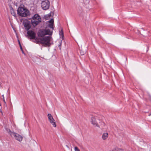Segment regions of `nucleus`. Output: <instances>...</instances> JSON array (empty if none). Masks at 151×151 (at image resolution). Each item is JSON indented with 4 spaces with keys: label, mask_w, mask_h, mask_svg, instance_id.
Segmentation results:
<instances>
[{
    "label": "nucleus",
    "mask_w": 151,
    "mask_h": 151,
    "mask_svg": "<svg viewBox=\"0 0 151 151\" xmlns=\"http://www.w3.org/2000/svg\"><path fill=\"white\" fill-rule=\"evenodd\" d=\"M48 24L45 29L40 30L37 33L39 37H42L45 35H52L54 28V20L52 19L48 21Z\"/></svg>",
    "instance_id": "f257e3e1"
},
{
    "label": "nucleus",
    "mask_w": 151,
    "mask_h": 151,
    "mask_svg": "<svg viewBox=\"0 0 151 151\" xmlns=\"http://www.w3.org/2000/svg\"><path fill=\"white\" fill-rule=\"evenodd\" d=\"M17 13L20 16L22 17H26L29 15L28 10L25 8L19 7L17 10Z\"/></svg>",
    "instance_id": "f03ea898"
},
{
    "label": "nucleus",
    "mask_w": 151,
    "mask_h": 151,
    "mask_svg": "<svg viewBox=\"0 0 151 151\" xmlns=\"http://www.w3.org/2000/svg\"><path fill=\"white\" fill-rule=\"evenodd\" d=\"M41 19L37 14H35L32 17L31 22L34 27L36 26L39 23L41 22Z\"/></svg>",
    "instance_id": "7ed1b4c3"
},
{
    "label": "nucleus",
    "mask_w": 151,
    "mask_h": 151,
    "mask_svg": "<svg viewBox=\"0 0 151 151\" xmlns=\"http://www.w3.org/2000/svg\"><path fill=\"white\" fill-rule=\"evenodd\" d=\"M52 38L50 37H45L43 38H40V43L45 45L47 46L50 45V41L51 40Z\"/></svg>",
    "instance_id": "20e7f679"
},
{
    "label": "nucleus",
    "mask_w": 151,
    "mask_h": 151,
    "mask_svg": "<svg viewBox=\"0 0 151 151\" xmlns=\"http://www.w3.org/2000/svg\"><path fill=\"white\" fill-rule=\"evenodd\" d=\"M41 6L43 9L46 10L48 9L50 5V2L48 0H41Z\"/></svg>",
    "instance_id": "39448f33"
},
{
    "label": "nucleus",
    "mask_w": 151,
    "mask_h": 151,
    "mask_svg": "<svg viewBox=\"0 0 151 151\" xmlns=\"http://www.w3.org/2000/svg\"><path fill=\"white\" fill-rule=\"evenodd\" d=\"M27 34V37L30 39H34L36 38V33L35 32L32 30L28 31Z\"/></svg>",
    "instance_id": "423d86ee"
},
{
    "label": "nucleus",
    "mask_w": 151,
    "mask_h": 151,
    "mask_svg": "<svg viewBox=\"0 0 151 151\" xmlns=\"http://www.w3.org/2000/svg\"><path fill=\"white\" fill-rule=\"evenodd\" d=\"M23 24L25 29L28 30L31 28L32 23L27 20H25L24 21Z\"/></svg>",
    "instance_id": "0eeeda50"
},
{
    "label": "nucleus",
    "mask_w": 151,
    "mask_h": 151,
    "mask_svg": "<svg viewBox=\"0 0 151 151\" xmlns=\"http://www.w3.org/2000/svg\"><path fill=\"white\" fill-rule=\"evenodd\" d=\"M47 116L50 123L52 124L54 127H56V124L51 114H47Z\"/></svg>",
    "instance_id": "6e6552de"
},
{
    "label": "nucleus",
    "mask_w": 151,
    "mask_h": 151,
    "mask_svg": "<svg viewBox=\"0 0 151 151\" xmlns=\"http://www.w3.org/2000/svg\"><path fill=\"white\" fill-rule=\"evenodd\" d=\"M12 134L13 135V137H14L17 140L20 142L22 140L23 137L21 135L15 132Z\"/></svg>",
    "instance_id": "1a4fd4ad"
},
{
    "label": "nucleus",
    "mask_w": 151,
    "mask_h": 151,
    "mask_svg": "<svg viewBox=\"0 0 151 151\" xmlns=\"http://www.w3.org/2000/svg\"><path fill=\"white\" fill-rule=\"evenodd\" d=\"M91 122L93 125L99 128H100V126L96 121V119L94 117H92L91 118Z\"/></svg>",
    "instance_id": "9d476101"
},
{
    "label": "nucleus",
    "mask_w": 151,
    "mask_h": 151,
    "mask_svg": "<svg viewBox=\"0 0 151 151\" xmlns=\"http://www.w3.org/2000/svg\"><path fill=\"white\" fill-rule=\"evenodd\" d=\"M108 137V134L107 133H104L103 134L102 138L103 140H105Z\"/></svg>",
    "instance_id": "9b49d317"
},
{
    "label": "nucleus",
    "mask_w": 151,
    "mask_h": 151,
    "mask_svg": "<svg viewBox=\"0 0 151 151\" xmlns=\"http://www.w3.org/2000/svg\"><path fill=\"white\" fill-rule=\"evenodd\" d=\"M111 151H123V150L118 147H115V148L113 149Z\"/></svg>",
    "instance_id": "f8f14e48"
},
{
    "label": "nucleus",
    "mask_w": 151,
    "mask_h": 151,
    "mask_svg": "<svg viewBox=\"0 0 151 151\" xmlns=\"http://www.w3.org/2000/svg\"><path fill=\"white\" fill-rule=\"evenodd\" d=\"M6 130L9 133V134L12 137H13L12 134L14 133L15 132H12L9 129H6Z\"/></svg>",
    "instance_id": "ddd939ff"
},
{
    "label": "nucleus",
    "mask_w": 151,
    "mask_h": 151,
    "mask_svg": "<svg viewBox=\"0 0 151 151\" xmlns=\"http://www.w3.org/2000/svg\"><path fill=\"white\" fill-rule=\"evenodd\" d=\"M10 12L12 15L14 16H15L16 14L14 13L13 8L12 7H11L10 8Z\"/></svg>",
    "instance_id": "4468645a"
},
{
    "label": "nucleus",
    "mask_w": 151,
    "mask_h": 151,
    "mask_svg": "<svg viewBox=\"0 0 151 151\" xmlns=\"http://www.w3.org/2000/svg\"><path fill=\"white\" fill-rule=\"evenodd\" d=\"M59 34L60 37L63 38V29H61V31H60Z\"/></svg>",
    "instance_id": "2eb2a0df"
},
{
    "label": "nucleus",
    "mask_w": 151,
    "mask_h": 151,
    "mask_svg": "<svg viewBox=\"0 0 151 151\" xmlns=\"http://www.w3.org/2000/svg\"><path fill=\"white\" fill-rule=\"evenodd\" d=\"M37 38H36L35 39V41H34V42H35L36 43H40V38L39 39V40H37Z\"/></svg>",
    "instance_id": "dca6fc26"
},
{
    "label": "nucleus",
    "mask_w": 151,
    "mask_h": 151,
    "mask_svg": "<svg viewBox=\"0 0 151 151\" xmlns=\"http://www.w3.org/2000/svg\"><path fill=\"white\" fill-rule=\"evenodd\" d=\"M105 124L104 122H101V126L102 127H104L105 126Z\"/></svg>",
    "instance_id": "f3484780"
},
{
    "label": "nucleus",
    "mask_w": 151,
    "mask_h": 151,
    "mask_svg": "<svg viewBox=\"0 0 151 151\" xmlns=\"http://www.w3.org/2000/svg\"><path fill=\"white\" fill-rule=\"evenodd\" d=\"M75 151H80L79 150L78 148L77 147H76L74 148Z\"/></svg>",
    "instance_id": "a211bd4d"
},
{
    "label": "nucleus",
    "mask_w": 151,
    "mask_h": 151,
    "mask_svg": "<svg viewBox=\"0 0 151 151\" xmlns=\"http://www.w3.org/2000/svg\"><path fill=\"white\" fill-rule=\"evenodd\" d=\"M89 2L90 1L89 0H86V4H89ZM87 4H86V5L87 6Z\"/></svg>",
    "instance_id": "6ab92c4d"
},
{
    "label": "nucleus",
    "mask_w": 151,
    "mask_h": 151,
    "mask_svg": "<svg viewBox=\"0 0 151 151\" xmlns=\"http://www.w3.org/2000/svg\"><path fill=\"white\" fill-rule=\"evenodd\" d=\"M20 49H21V51H22V53H23V54H24V51H23V49H22V46H20Z\"/></svg>",
    "instance_id": "aec40b11"
},
{
    "label": "nucleus",
    "mask_w": 151,
    "mask_h": 151,
    "mask_svg": "<svg viewBox=\"0 0 151 151\" xmlns=\"http://www.w3.org/2000/svg\"><path fill=\"white\" fill-rule=\"evenodd\" d=\"M18 42L19 44V46H22L21 45V43H20V41L19 40H18Z\"/></svg>",
    "instance_id": "412c9836"
},
{
    "label": "nucleus",
    "mask_w": 151,
    "mask_h": 151,
    "mask_svg": "<svg viewBox=\"0 0 151 151\" xmlns=\"http://www.w3.org/2000/svg\"><path fill=\"white\" fill-rule=\"evenodd\" d=\"M80 53L81 55H84V54L81 52Z\"/></svg>",
    "instance_id": "4be33fe9"
},
{
    "label": "nucleus",
    "mask_w": 151,
    "mask_h": 151,
    "mask_svg": "<svg viewBox=\"0 0 151 151\" xmlns=\"http://www.w3.org/2000/svg\"><path fill=\"white\" fill-rule=\"evenodd\" d=\"M0 112L2 114V111L1 109H0Z\"/></svg>",
    "instance_id": "5701e85b"
},
{
    "label": "nucleus",
    "mask_w": 151,
    "mask_h": 151,
    "mask_svg": "<svg viewBox=\"0 0 151 151\" xmlns=\"http://www.w3.org/2000/svg\"><path fill=\"white\" fill-rule=\"evenodd\" d=\"M3 99V101H4V103L5 104L6 103V102H5V99Z\"/></svg>",
    "instance_id": "b1692460"
},
{
    "label": "nucleus",
    "mask_w": 151,
    "mask_h": 151,
    "mask_svg": "<svg viewBox=\"0 0 151 151\" xmlns=\"http://www.w3.org/2000/svg\"><path fill=\"white\" fill-rule=\"evenodd\" d=\"M2 96L3 97V99H4V95H2Z\"/></svg>",
    "instance_id": "393cba45"
},
{
    "label": "nucleus",
    "mask_w": 151,
    "mask_h": 151,
    "mask_svg": "<svg viewBox=\"0 0 151 151\" xmlns=\"http://www.w3.org/2000/svg\"><path fill=\"white\" fill-rule=\"evenodd\" d=\"M151 116V113L149 115V116Z\"/></svg>",
    "instance_id": "a878e982"
},
{
    "label": "nucleus",
    "mask_w": 151,
    "mask_h": 151,
    "mask_svg": "<svg viewBox=\"0 0 151 151\" xmlns=\"http://www.w3.org/2000/svg\"><path fill=\"white\" fill-rule=\"evenodd\" d=\"M88 8H90V7L88 6Z\"/></svg>",
    "instance_id": "bb28decb"
}]
</instances>
